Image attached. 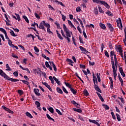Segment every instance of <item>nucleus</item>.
I'll return each instance as SVG.
<instances>
[{"label": "nucleus", "instance_id": "f257e3e1", "mask_svg": "<svg viewBox=\"0 0 126 126\" xmlns=\"http://www.w3.org/2000/svg\"><path fill=\"white\" fill-rule=\"evenodd\" d=\"M94 2H95V3L102 4L104 5L105 7L107 8V9H110V5L108 3L106 2V1L101 0H93Z\"/></svg>", "mask_w": 126, "mask_h": 126}, {"label": "nucleus", "instance_id": "f03ea898", "mask_svg": "<svg viewBox=\"0 0 126 126\" xmlns=\"http://www.w3.org/2000/svg\"><path fill=\"white\" fill-rule=\"evenodd\" d=\"M116 22L117 23V27L119 29L123 30V24L122 23V20L121 18H119L118 20H116Z\"/></svg>", "mask_w": 126, "mask_h": 126}, {"label": "nucleus", "instance_id": "7ed1b4c3", "mask_svg": "<svg viewBox=\"0 0 126 126\" xmlns=\"http://www.w3.org/2000/svg\"><path fill=\"white\" fill-rule=\"evenodd\" d=\"M93 73V82L94 83V86H95V85H98V81L97 80V77L95 76V75L94 74V72H92Z\"/></svg>", "mask_w": 126, "mask_h": 126}, {"label": "nucleus", "instance_id": "20e7f679", "mask_svg": "<svg viewBox=\"0 0 126 126\" xmlns=\"http://www.w3.org/2000/svg\"><path fill=\"white\" fill-rule=\"evenodd\" d=\"M7 78H6V80H9L11 81L12 82H17V81H19V80L16 79H13L12 78H9L8 76H6Z\"/></svg>", "mask_w": 126, "mask_h": 126}, {"label": "nucleus", "instance_id": "39448f33", "mask_svg": "<svg viewBox=\"0 0 126 126\" xmlns=\"http://www.w3.org/2000/svg\"><path fill=\"white\" fill-rule=\"evenodd\" d=\"M44 22H43V21L40 23L39 26H38V28L39 29H42V30H44L45 32H46V28L45 27H44Z\"/></svg>", "mask_w": 126, "mask_h": 126}, {"label": "nucleus", "instance_id": "423d86ee", "mask_svg": "<svg viewBox=\"0 0 126 126\" xmlns=\"http://www.w3.org/2000/svg\"><path fill=\"white\" fill-rule=\"evenodd\" d=\"M42 84L46 86L47 88H48V89L51 92H53V90H52V88H51V86L49 84H48L47 83L42 82Z\"/></svg>", "mask_w": 126, "mask_h": 126}, {"label": "nucleus", "instance_id": "0eeeda50", "mask_svg": "<svg viewBox=\"0 0 126 126\" xmlns=\"http://www.w3.org/2000/svg\"><path fill=\"white\" fill-rule=\"evenodd\" d=\"M35 104L36 105V108L38 109V110H39V111H42V108H41V103L38 101H35Z\"/></svg>", "mask_w": 126, "mask_h": 126}, {"label": "nucleus", "instance_id": "6e6552de", "mask_svg": "<svg viewBox=\"0 0 126 126\" xmlns=\"http://www.w3.org/2000/svg\"><path fill=\"white\" fill-rule=\"evenodd\" d=\"M2 108L4 110H5V111L8 112V113H9V114H13V113H14L13 111H12L11 110L9 109V108H7L5 106H3V105L2 106Z\"/></svg>", "mask_w": 126, "mask_h": 126}, {"label": "nucleus", "instance_id": "1a4fd4ad", "mask_svg": "<svg viewBox=\"0 0 126 126\" xmlns=\"http://www.w3.org/2000/svg\"><path fill=\"white\" fill-rule=\"evenodd\" d=\"M0 75L4 77L5 79H6V76H8V75L6 74H5V72H3V71H2V70L1 69H0Z\"/></svg>", "mask_w": 126, "mask_h": 126}, {"label": "nucleus", "instance_id": "9d476101", "mask_svg": "<svg viewBox=\"0 0 126 126\" xmlns=\"http://www.w3.org/2000/svg\"><path fill=\"white\" fill-rule=\"evenodd\" d=\"M107 26L108 28H109L111 32H113V31H114V27H113V26L110 23H108L107 24Z\"/></svg>", "mask_w": 126, "mask_h": 126}, {"label": "nucleus", "instance_id": "9b49d317", "mask_svg": "<svg viewBox=\"0 0 126 126\" xmlns=\"http://www.w3.org/2000/svg\"><path fill=\"white\" fill-rule=\"evenodd\" d=\"M33 92H34V94L36 96H41V94H40L39 92H40V91L38 89H33Z\"/></svg>", "mask_w": 126, "mask_h": 126}, {"label": "nucleus", "instance_id": "f8f14e48", "mask_svg": "<svg viewBox=\"0 0 126 126\" xmlns=\"http://www.w3.org/2000/svg\"><path fill=\"white\" fill-rule=\"evenodd\" d=\"M94 88L95 90H96V91L99 92V93H102V91L101 90V89H100V88H99L98 85L94 86Z\"/></svg>", "mask_w": 126, "mask_h": 126}, {"label": "nucleus", "instance_id": "ddd939ff", "mask_svg": "<svg viewBox=\"0 0 126 126\" xmlns=\"http://www.w3.org/2000/svg\"><path fill=\"white\" fill-rule=\"evenodd\" d=\"M112 69H113V76L114 77H117V69H116V67H112Z\"/></svg>", "mask_w": 126, "mask_h": 126}, {"label": "nucleus", "instance_id": "4468645a", "mask_svg": "<svg viewBox=\"0 0 126 126\" xmlns=\"http://www.w3.org/2000/svg\"><path fill=\"white\" fill-rule=\"evenodd\" d=\"M99 27H100V28H101V29H103V30H106V26H105V24L100 23H99Z\"/></svg>", "mask_w": 126, "mask_h": 126}, {"label": "nucleus", "instance_id": "2eb2a0df", "mask_svg": "<svg viewBox=\"0 0 126 126\" xmlns=\"http://www.w3.org/2000/svg\"><path fill=\"white\" fill-rule=\"evenodd\" d=\"M71 104H73V105H75V106L76 107V108H79V106H78L79 105V104L77 103L75 101L72 100L71 101Z\"/></svg>", "mask_w": 126, "mask_h": 126}, {"label": "nucleus", "instance_id": "dca6fc26", "mask_svg": "<svg viewBox=\"0 0 126 126\" xmlns=\"http://www.w3.org/2000/svg\"><path fill=\"white\" fill-rule=\"evenodd\" d=\"M119 46V47H116V50L117 51V52H119V53H122V52H123L122 47L120 45Z\"/></svg>", "mask_w": 126, "mask_h": 126}, {"label": "nucleus", "instance_id": "f3484780", "mask_svg": "<svg viewBox=\"0 0 126 126\" xmlns=\"http://www.w3.org/2000/svg\"><path fill=\"white\" fill-rule=\"evenodd\" d=\"M53 79H54L55 81H56V83L58 85H61V81L59 80L56 77L53 76Z\"/></svg>", "mask_w": 126, "mask_h": 126}, {"label": "nucleus", "instance_id": "a211bd4d", "mask_svg": "<svg viewBox=\"0 0 126 126\" xmlns=\"http://www.w3.org/2000/svg\"><path fill=\"white\" fill-rule=\"evenodd\" d=\"M73 111H74V112H77L78 113H81V112H82V110H81V108L77 109V108H73Z\"/></svg>", "mask_w": 126, "mask_h": 126}, {"label": "nucleus", "instance_id": "6ab92c4d", "mask_svg": "<svg viewBox=\"0 0 126 126\" xmlns=\"http://www.w3.org/2000/svg\"><path fill=\"white\" fill-rule=\"evenodd\" d=\"M63 29L65 33H66L67 32H69V30L67 29L65 24H63Z\"/></svg>", "mask_w": 126, "mask_h": 126}, {"label": "nucleus", "instance_id": "aec40b11", "mask_svg": "<svg viewBox=\"0 0 126 126\" xmlns=\"http://www.w3.org/2000/svg\"><path fill=\"white\" fill-rule=\"evenodd\" d=\"M42 22H43L44 26L47 28H51V25L49 23H46L45 21H43Z\"/></svg>", "mask_w": 126, "mask_h": 126}, {"label": "nucleus", "instance_id": "412c9836", "mask_svg": "<svg viewBox=\"0 0 126 126\" xmlns=\"http://www.w3.org/2000/svg\"><path fill=\"white\" fill-rule=\"evenodd\" d=\"M68 24H69V26L71 27V28H75V27L74 25H73V24L69 20H68Z\"/></svg>", "mask_w": 126, "mask_h": 126}, {"label": "nucleus", "instance_id": "4be33fe9", "mask_svg": "<svg viewBox=\"0 0 126 126\" xmlns=\"http://www.w3.org/2000/svg\"><path fill=\"white\" fill-rule=\"evenodd\" d=\"M10 30V33L11 36H12L13 37H17V35L15 34L13 31H12V30Z\"/></svg>", "mask_w": 126, "mask_h": 126}, {"label": "nucleus", "instance_id": "5701e85b", "mask_svg": "<svg viewBox=\"0 0 126 126\" xmlns=\"http://www.w3.org/2000/svg\"><path fill=\"white\" fill-rule=\"evenodd\" d=\"M55 2H58V4H60V5H62V6H63V7H65V5L63 4L62 1H59L58 0H56Z\"/></svg>", "mask_w": 126, "mask_h": 126}, {"label": "nucleus", "instance_id": "b1692460", "mask_svg": "<svg viewBox=\"0 0 126 126\" xmlns=\"http://www.w3.org/2000/svg\"><path fill=\"white\" fill-rule=\"evenodd\" d=\"M70 90L71 92L73 94V95H76V93H77V92L74 90V89L71 88L70 89Z\"/></svg>", "mask_w": 126, "mask_h": 126}, {"label": "nucleus", "instance_id": "393cba45", "mask_svg": "<svg viewBox=\"0 0 126 126\" xmlns=\"http://www.w3.org/2000/svg\"><path fill=\"white\" fill-rule=\"evenodd\" d=\"M111 59V65L112 67H115V62L114 61V57L113 56H110Z\"/></svg>", "mask_w": 126, "mask_h": 126}, {"label": "nucleus", "instance_id": "a878e982", "mask_svg": "<svg viewBox=\"0 0 126 126\" xmlns=\"http://www.w3.org/2000/svg\"><path fill=\"white\" fill-rule=\"evenodd\" d=\"M57 92L59 93L60 94H63V90L61 89V88L57 87L56 89Z\"/></svg>", "mask_w": 126, "mask_h": 126}, {"label": "nucleus", "instance_id": "bb28decb", "mask_svg": "<svg viewBox=\"0 0 126 126\" xmlns=\"http://www.w3.org/2000/svg\"><path fill=\"white\" fill-rule=\"evenodd\" d=\"M106 14H107V15H108V16H113L114 15L113 14V13H112V12L110 11L109 10H107V12H105Z\"/></svg>", "mask_w": 126, "mask_h": 126}, {"label": "nucleus", "instance_id": "cd10ccee", "mask_svg": "<svg viewBox=\"0 0 126 126\" xmlns=\"http://www.w3.org/2000/svg\"><path fill=\"white\" fill-rule=\"evenodd\" d=\"M26 115L27 117H28L30 119H33V116H32V115L30 113L27 112L26 113Z\"/></svg>", "mask_w": 126, "mask_h": 126}, {"label": "nucleus", "instance_id": "c85d7f7f", "mask_svg": "<svg viewBox=\"0 0 126 126\" xmlns=\"http://www.w3.org/2000/svg\"><path fill=\"white\" fill-rule=\"evenodd\" d=\"M100 75H101V74L96 73V76L98 82H101V78L100 77Z\"/></svg>", "mask_w": 126, "mask_h": 126}, {"label": "nucleus", "instance_id": "c756f323", "mask_svg": "<svg viewBox=\"0 0 126 126\" xmlns=\"http://www.w3.org/2000/svg\"><path fill=\"white\" fill-rule=\"evenodd\" d=\"M116 116L117 117V119L118 122H121L122 121V119H121V116H120L119 114L118 113L116 114Z\"/></svg>", "mask_w": 126, "mask_h": 126}, {"label": "nucleus", "instance_id": "7c9ffc66", "mask_svg": "<svg viewBox=\"0 0 126 126\" xmlns=\"http://www.w3.org/2000/svg\"><path fill=\"white\" fill-rule=\"evenodd\" d=\"M49 79L50 80V81L51 82L52 84H54V83H55V82L54 81V77H53L52 76H50L49 77Z\"/></svg>", "mask_w": 126, "mask_h": 126}, {"label": "nucleus", "instance_id": "2f4dec72", "mask_svg": "<svg viewBox=\"0 0 126 126\" xmlns=\"http://www.w3.org/2000/svg\"><path fill=\"white\" fill-rule=\"evenodd\" d=\"M83 94H84L85 96H86V97L89 95V93H88V91L86 89L83 91Z\"/></svg>", "mask_w": 126, "mask_h": 126}, {"label": "nucleus", "instance_id": "473e14b6", "mask_svg": "<svg viewBox=\"0 0 126 126\" xmlns=\"http://www.w3.org/2000/svg\"><path fill=\"white\" fill-rule=\"evenodd\" d=\"M46 117L48 119V120H50L53 121V122H55V119H54L52 117H51L50 115H49L48 114H46Z\"/></svg>", "mask_w": 126, "mask_h": 126}, {"label": "nucleus", "instance_id": "72a5a7b5", "mask_svg": "<svg viewBox=\"0 0 126 126\" xmlns=\"http://www.w3.org/2000/svg\"><path fill=\"white\" fill-rule=\"evenodd\" d=\"M48 111H49L50 113H51V114H53V113H54L55 112L54 108H53V107L48 108Z\"/></svg>", "mask_w": 126, "mask_h": 126}, {"label": "nucleus", "instance_id": "f704fd0d", "mask_svg": "<svg viewBox=\"0 0 126 126\" xmlns=\"http://www.w3.org/2000/svg\"><path fill=\"white\" fill-rule=\"evenodd\" d=\"M6 68H7L6 70L8 71H11L12 70L11 68H10V67H9V65H8V64H6Z\"/></svg>", "mask_w": 126, "mask_h": 126}, {"label": "nucleus", "instance_id": "c9c22d12", "mask_svg": "<svg viewBox=\"0 0 126 126\" xmlns=\"http://www.w3.org/2000/svg\"><path fill=\"white\" fill-rule=\"evenodd\" d=\"M15 15H16L18 21H20V20H21V18H20L19 14H16V13H15Z\"/></svg>", "mask_w": 126, "mask_h": 126}, {"label": "nucleus", "instance_id": "e433bc0d", "mask_svg": "<svg viewBox=\"0 0 126 126\" xmlns=\"http://www.w3.org/2000/svg\"><path fill=\"white\" fill-rule=\"evenodd\" d=\"M65 85L67 87H68V88L69 89H70L71 88H72L71 85H70L69 83H66V82H65Z\"/></svg>", "mask_w": 126, "mask_h": 126}, {"label": "nucleus", "instance_id": "4c0bfd02", "mask_svg": "<svg viewBox=\"0 0 126 126\" xmlns=\"http://www.w3.org/2000/svg\"><path fill=\"white\" fill-rule=\"evenodd\" d=\"M102 107L105 108V110H110V107L108 105L106 104H102Z\"/></svg>", "mask_w": 126, "mask_h": 126}, {"label": "nucleus", "instance_id": "58836bf2", "mask_svg": "<svg viewBox=\"0 0 126 126\" xmlns=\"http://www.w3.org/2000/svg\"><path fill=\"white\" fill-rule=\"evenodd\" d=\"M124 32H125V39H124L123 41H124V43L125 44H126V27H125L124 29Z\"/></svg>", "mask_w": 126, "mask_h": 126}, {"label": "nucleus", "instance_id": "ea45409f", "mask_svg": "<svg viewBox=\"0 0 126 126\" xmlns=\"http://www.w3.org/2000/svg\"><path fill=\"white\" fill-rule=\"evenodd\" d=\"M20 81H22L23 83H24V84H27V85H29L30 83L29 82L27 81H25L24 80H20Z\"/></svg>", "mask_w": 126, "mask_h": 126}, {"label": "nucleus", "instance_id": "a19ab883", "mask_svg": "<svg viewBox=\"0 0 126 126\" xmlns=\"http://www.w3.org/2000/svg\"><path fill=\"white\" fill-rule=\"evenodd\" d=\"M94 11L95 15H97V14L99 13V12H98V9L97 8V7L94 8Z\"/></svg>", "mask_w": 126, "mask_h": 126}, {"label": "nucleus", "instance_id": "79ce46f5", "mask_svg": "<svg viewBox=\"0 0 126 126\" xmlns=\"http://www.w3.org/2000/svg\"><path fill=\"white\" fill-rule=\"evenodd\" d=\"M54 24L57 26V28L58 29H62V28H61V25L58 22H55Z\"/></svg>", "mask_w": 126, "mask_h": 126}, {"label": "nucleus", "instance_id": "37998d69", "mask_svg": "<svg viewBox=\"0 0 126 126\" xmlns=\"http://www.w3.org/2000/svg\"><path fill=\"white\" fill-rule=\"evenodd\" d=\"M8 45L10 46V47H11L12 48L13 47L14 45L12 44V41H11V40H9L8 41Z\"/></svg>", "mask_w": 126, "mask_h": 126}, {"label": "nucleus", "instance_id": "c03bdc74", "mask_svg": "<svg viewBox=\"0 0 126 126\" xmlns=\"http://www.w3.org/2000/svg\"><path fill=\"white\" fill-rule=\"evenodd\" d=\"M78 119H79V120H80V121H81L82 122H85V120H84L83 117H82L80 115L78 116Z\"/></svg>", "mask_w": 126, "mask_h": 126}, {"label": "nucleus", "instance_id": "a18cd8bd", "mask_svg": "<svg viewBox=\"0 0 126 126\" xmlns=\"http://www.w3.org/2000/svg\"><path fill=\"white\" fill-rule=\"evenodd\" d=\"M79 49L82 51V52H86V48L82 47V46H80Z\"/></svg>", "mask_w": 126, "mask_h": 126}, {"label": "nucleus", "instance_id": "49530a36", "mask_svg": "<svg viewBox=\"0 0 126 126\" xmlns=\"http://www.w3.org/2000/svg\"><path fill=\"white\" fill-rule=\"evenodd\" d=\"M23 18L25 19V21L27 22V23H29V20L28 19V18L26 16H23Z\"/></svg>", "mask_w": 126, "mask_h": 126}, {"label": "nucleus", "instance_id": "de8ad7c7", "mask_svg": "<svg viewBox=\"0 0 126 126\" xmlns=\"http://www.w3.org/2000/svg\"><path fill=\"white\" fill-rule=\"evenodd\" d=\"M98 11L100 12V13H104V10H103V9H102V7L100 6H98Z\"/></svg>", "mask_w": 126, "mask_h": 126}, {"label": "nucleus", "instance_id": "09e8293b", "mask_svg": "<svg viewBox=\"0 0 126 126\" xmlns=\"http://www.w3.org/2000/svg\"><path fill=\"white\" fill-rule=\"evenodd\" d=\"M18 93L21 96V95H23V91L22 90H18Z\"/></svg>", "mask_w": 126, "mask_h": 126}, {"label": "nucleus", "instance_id": "8fccbe9b", "mask_svg": "<svg viewBox=\"0 0 126 126\" xmlns=\"http://www.w3.org/2000/svg\"><path fill=\"white\" fill-rule=\"evenodd\" d=\"M66 37H69V38H71V35H70V32H65Z\"/></svg>", "mask_w": 126, "mask_h": 126}, {"label": "nucleus", "instance_id": "3c124183", "mask_svg": "<svg viewBox=\"0 0 126 126\" xmlns=\"http://www.w3.org/2000/svg\"><path fill=\"white\" fill-rule=\"evenodd\" d=\"M62 89H63V92H64V93H65L66 94H68V92H67V91L66 90V89H65V88H64V87L63 86Z\"/></svg>", "mask_w": 126, "mask_h": 126}, {"label": "nucleus", "instance_id": "603ef678", "mask_svg": "<svg viewBox=\"0 0 126 126\" xmlns=\"http://www.w3.org/2000/svg\"><path fill=\"white\" fill-rule=\"evenodd\" d=\"M37 26V28H39V25H38V23L34 22L33 24H32L31 25L32 27H35V26Z\"/></svg>", "mask_w": 126, "mask_h": 126}, {"label": "nucleus", "instance_id": "864d4df0", "mask_svg": "<svg viewBox=\"0 0 126 126\" xmlns=\"http://www.w3.org/2000/svg\"><path fill=\"white\" fill-rule=\"evenodd\" d=\"M63 38H65V39H66L68 41V43H70L71 41H70V38H69L70 37L68 36H66V35H65V36H63Z\"/></svg>", "mask_w": 126, "mask_h": 126}, {"label": "nucleus", "instance_id": "5fc2aeb1", "mask_svg": "<svg viewBox=\"0 0 126 126\" xmlns=\"http://www.w3.org/2000/svg\"><path fill=\"white\" fill-rule=\"evenodd\" d=\"M79 39L80 43L81 44H84V42H83V40L82 39V38H81V36L79 35Z\"/></svg>", "mask_w": 126, "mask_h": 126}, {"label": "nucleus", "instance_id": "6e6d98bb", "mask_svg": "<svg viewBox=\"0 0 126 126\" xmlns=\"http://www.w3.org/2000/svg\"><path fill=\"white\" fill-rule=\"evenodd\" d=\"M111 114L112 115V119H113V120H116V116H115L114 112H111Z\"/></svg>", "mask_w": 126, "mask_h": 126}, {"label": "nucleus", "instance_id": "4d7b16f0", "mask_svg": "<svg viewBox=\"0 0 126 126\" xmlns=\"http://www.w3.org/2000/svg\"><path fill=\"white\" fill-rule=\"evenodd\" d=\"M34 50L36 53H39V52H40V50L38 49L37 46H34Z\"/></svg>", "mask_w": 126, "mask_h": 126}, {"label": "nucleus", "instance_id": "13d9d810", "mask_svg": "<svg viewBox=\"0 0 126 126\" xmlns=\"http://www.w3.org/2000/svg\"><path fill=\"white\" fill-rule=\"evenodd\" d=\"M118 99L121 101V102L123 104H125V100H124V98L118 97Z\"/></svg>", "mask_w": 126, "mask_h": 126}, {"label": "nucleus", "instance_id": "bf43d9fd", "mask_svg": "<svg viewBox=\"0 0 126 126\" xmlns=\"http://www.w3.org/2000/svg\"><path fill=\"white\" fill-rule=\"evenodd\" d=\"M66 62H67L68 63H74L72 60H71V59H67Z\"/></svg>", "mask_w": 126, "mask_h": 126}, {"label": "nucleus", "instance_id": "052dcab7", "mask_svg": "<svg viewBox=\"0 0 126 126\" xmlns=\"http://www.w3.org/2000/svg\"><path fill=\"white\" fill-rule=\"evenodd\" d=\"M0 31L3 33V34H4V33L6 32V31H5V30H4V29L2 28H0Z\"/></svg>", "mask_w": 126, "mask_h": 126}, {"label": "nucleus", "instance_id": "680f3d73", "mask_svg": "<svg viewBox=\"0 0 126 126\" xmlns=\"http://www.w3.org/2000/svg\"><path fill=\"white\" fill-rule=\"evenodd\" d=\"M13 75H14V76H15V77H17V76H18V71H16L14 72Z\"/></svg>", "mask_w": 126, "mask_h": 126}, {"label": "nucleus", "instance_id": "e2e57ef3", "mask_svg": "<svg viewBox=\"0 0 126 126\" xmlns=\"http://www.w3.org/2000/svg\"><path fill=\"white\" fill-rule=\"evenodd\" d=\"M51 28H47V32L49 33V34H53V32L51 31V29H50Z\"/></svg>", "mask_w": 126, "mask_h": 126}, {"label": "nucleus", "instance_id": "0e129e2a", "mask_svg": "<svg viewBox=\"0 0 126 126\" xmlns=\"http://www.w3.org/2000/svg\"><path fill=\"white\" fill-rule=\"evenodd\" d=\"M104 54L105 56H106L107 58H110V55H109V53H108V51H105Z\"/></svg>", "mask_w": 126, "mask_h": 126}, {"label": "nucleus", "instance_id": "69168bd1", "mask_svg": "<svg viewBox=\"0 0 126 126\" xmlns=\"http://www.w3.org/2000/svg\"><path fill=\"white\" fill-rule=\"evenodd\" d=\"M57 37H58L60 40H63V37H62V35H61L60 33L57 34Z\"/></svg>", "mask_w": 126, "mask_h": 126}, {"label": "nucleus", "instance_id": "338daca9", "mask_svg": "<svg viewBox=\"0 0 126 126\" xmlns=\"http://www.w3.org/2000/svg\"><path fill=\"white\" fill-rule=\"evenodd\" d=\"M62 17L63 21H65V19H66V16L62 14Z\"/></svg>", "mask_w": 126, "mask_h": 126}, {"label": "nucleus", "instance_id": "774afa93", "mask_svg": "<svg viewBox=\"0 0 126 126\" xmlns=\"http://www.w3.org/2000/svg\"><path fill=\"white\" fill-rule=\"evenodd\" d=\"M34 15L37 19H40V16L37 13H34Z\"/></svg>", "mask_w": 126, "mask_h": 126}]
</instances>
